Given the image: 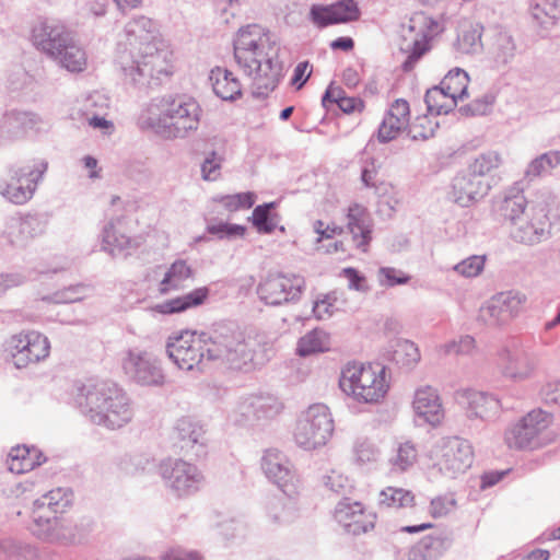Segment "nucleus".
Wrapping results in <instances>:
<instances>
[{"label": "nucleus", "mask_w": 560, "mask_h": 560, "mask_svg": "<svg viewBox=\"0 0 560 560\" xmlns=\"http://www.w3.org/2000/svg\"><path fill=\"white\" fill-rule=\"evenodd\" d=\"M261 469L266 477L288 497L298 494L300 480L288 457L276 448H269L261 458Z\"/></svg>", "instance_id": "nucleus-19"}, {"label": "nucleus", "mask_w": 560, "mask_h": 560, "mask_svg": "<svg viewBox=\"0 0 560 560\" xmlns=\"http://www.w3.org/2000/svg\"><path fill=\"white\" fill-rule=\"evenodd\" d=\"M255 195L253 192H240L235 195L221 196L218 201L230 212L241 209H249L255 203Z\"/></svg>", "instance_id": "nucleus-56"}, {"label": "nucleus", "mask_w": 560, "mask_h": 560, "mask_svg": "<svg viewBox=\"0 0 560 560\" xmlns=\"http://www.w3.org/2000/svg\"><path fill=\"white\" fill-rule=\"evenodd\" d=\"M429 47L427 42L416 39L412 43V47L410 54L407 59L402 63V70L405 72H409L415 68V65L420 60V58L428 51Z\"/></svg>", "instance_id": "nucleus-64"}, {"label": "nucleus", "mask_w": 560, "mask_h": 560, "mask_svg": "<svg viewBox=\"0 0 560 560\" xmlns=\"http://www.w3.org/2000/svg\"><path fill=\"white\" fill-rule=\"evenodd\" d=\"M485 261V256L472 255L456 264L454 270L466 278L477 277L483 270Z\"/></svg>", "instance_id": "nucleus-59"}, {"label": "nucleus", "mask_w": 560, "mask_h": 560, "mask_svg": "<svg viewBox=\"0 0 560 560\" xmlns=\"http://www.w3.org/2000/svg\"><path fill=\"white\" fill-rule=\"evenodd\" d=\"M335 518L348 534L360 535L374 527V516L366 515L361 502L345 498L335 509Z\"/></svg>", "instance_id": "nucleus-26"}, {"label": "nucleus", "mask_w": 560, "mask_h": 560, "mask_svg": "<svg viewBox=\"0 0 560 560\" xmlns=\"http://www.w3.org/2000/svg\"><path fill=\"white\" fill-rule=\"evenodd\" d=\"M455 399L466 409L470 419L489 420L494 418L501 409L500 400L497 397L470 388L457 390Z\"/></svg>", "instance_id": "nucleus-24"}, {"label": "nucleus", "mask_w": 560, "mask_h": 560, "mask_svg": "<svg viewBox=\"0 0 560 560\" xmlns=\"http://www.w3.org/2000/svg\"><path fill=\"white\" fill-rule=\"evenodd\" d=\"M348 230L358 248L366 252L371 241V219L368 210L358 203L351 205L348 209Z\"/></svg>", "instance_id": "nucleus-32"}, {"label": "nucleus", "mask_w": 560, "mask_h": 560, "mask_svg": "<svg viewBox=\"0 0 560 560\" xmlns=\"http://www.w3.org/2000/svg\"><path fill=\"white\" fill-rule=\"evenodd\" d=\"M448 548V541L441 536H425L408 552L409 560H436Z\"/></svg>", "instance_id": "nucleus-37"}, {"label": "nucleus", "mask_w": 560, "mask_h": 560, "mask_svg": "<svg viewBox=\"0 0 560 560\" xmlns=\"http://www.w3.org/2000/svg\"><path fill=\"white\" fill-rule=\"evenodd\" d=\"M413 502V493L402 488L387 487L378 495L381 509H405L412 506Z\"/></svg>", "instance_id": "nucleus-46"}, {"label": "nucleus", "mask_w": 560, "mask_h": 560, "mask_svg": "<svg viewBox=\"0 0 560 560\" xmlns=\"http://www.w3.org/2000/svg\"><path fill=\"white\" fill-rule=\"evenodd\" d=\"M482 30L480 24L463 26L455 44L456 50L464 55H475L482 48L485 49V44L481 40Z\"/></svg>", "instance_id": "nucleus-41"}, {"label": "nucleus", "mask_w": 560, "mask_h": 560, "mask_svg": "<svg viewBox=\"0 0 560 560\" xmlns=\"http://www.w3.org/2000/svg\"><path fill=\"white\" fill-rule=\"evenodd\" d=\"M527 298L516 290L495 293L479 310V319L490 327H504L524 311Z\"/></svg>", "instance_id": "nucleus-13"}, {"label": "nucleus", "mask_w": 560, "mask_h": 560, "mask_svg": "<svg viewBox=\"0 0 560 560\" xmlns=\"http://www.w3.org/2000/svg\"><path fill=\"white\" fill-rule=\"evenodd\" d=\"M334 432V420L329 408L315 404L299 419L295 430V443L303 450L312 451L326 445Z\"/></svg>", "instance_id": "nucleus-10"}, {"label": "nucleus", "mask_w": 560, "mask_h": 560, "mask_svg": "<svg viewBox=\"0 0 560 560\" xmlns=\"http://www.w3.org/2000/svg\"><path fill=\"white\" fill-rule=\"evenodd\" d=\"M406 125V122L399 118H396L395 115L393 117V115L386 113L377 132L380 142L386 143L395 139Z\"/></svg>", "instance_id": "nucleus-54"}, {"label": "nucleus", "mask_w": 560, "mask_h": 560, "mask_svg": "<svg viewBox=\"0 0 560 560\" xmlns=\"http://www.w3.org/2000/svg\"><path fill=\"white\" fill-rule=\"evenodd\" d=\"M276 208V202H267L257 206L252 213V223L259 233H272L279 222V215L272 210Z\"/></svg>", "instance_id": "nucleus-48"}, {"label": "nucleus", "mask_w": 560, "mask_h": 560, "mask_svg": "<svg viewBox=\"0 0 560 560\" xmlns=\"http://www.w3.org/2000/svg\"><path fill=\"white\" fill-rule=\"evenodd\" d=\"M160 475L176 497H190L202 489L206 482L203 472L184 459L167 458L160 464Z\"/></svg>", "instance_id": "nucleus-11"}, {"label": "nucleus", "mask_w": 560, "mask_h": 560, "mask_svg": "<svg viewBox=\"0 0 560 560\" xmlns=\"http://www.w3.org/2000/svg\"><path fill=\"white\" fill-rule=\"evenodd\" d=\"M530 13L542 28L548 30L560 20V0H532Z\"/></svg>", "instance_id": "nucleus-40"}, {"label": "nucleus", "mask_w": 560, "mask_h": 560, "mask_svg": "<svg viewBox=\"0 0 560 560\" xmlns=\"http://www.w3.org/2000/svg\"><path fill=\"white\" fill-rule=\"evenodd\" d=\"M474 460L472 447L468 441L457 436L443 440L436 465L444 475L455 478L470 468Z\"/></svg>", "instance_id": "nucleus-18"}, {"label": "nucleus", "mask_w": 560, "mask_h": 560, "mask_svg": "<svg viewBox=\"0 0 560 560\" xmlns=\"http://www.w3.org/2000/svg\"><path fill=\"white\" fill-rule=\"evenodd\" d=\"M173 440L186 456L202 458L207 455L206 430L198 420L191 417H182L175 422Z\"/></svg>", "instance_id": "nucleus-20"}, {"label": "nucleus", "mask_w": 560, "mask_h": 560, "mask_svg": "<svg viewBox=\"0 0 560 560\" xmlns=\"http://www.w3.org/2000/svg\"><path fill=\"white\" fill-rule=\"evenodd\" d=\"M202 109L199 103L186 94H167L152 98L141 113L138 125L152 130L166 140L185 139L196 131Z\"/></svg>", "instance_id": "nucleus-4"}, {"label": "nucleus", "mask_w": 560, "mask_h": 560, "mask_svg": "<svg viewBox=\"0 0 560 560\" xmlns=\"http://www.w3.org/2000/svg\"><path fill=\"white\" fill-rule=\"evenodd\" d=\"M551 422L550 415L541 409L532 410L505 433L510 448H536L544 444L542 435Z\"/></svg>", "instance_id": "nucleus-15"}, {"label": "nucleus", "mask_w": 560, "mask_h": 560, "mask_svg": "<svg viewBox=\"0 0 560 560\" xmlns=\"http://www.w3.org/2000/svg\"><path fill=\"white\" fill-rule=\"evenodd\" d=\"M238 408L247 421H260L277 417L282 410V404L273 396L259 395L245 398Z\"/></svg>", "instance_id": "nucleus-30"}, {"label": "nucleus", "mask_w": 560, "mask_h": 560, "mask_svg": "<svg viewBox=\"0 0 560 560\" xmlns=\"http://www.w3.org/2000/svg\"><path fill=\"white\" fill-rule=\"evenodd\" d=\"M418 457V451L411 442L399 444L396 454L390 458L394 471H406L413 466Z\"/></svg>", "instance_id": "nucleus-50"}, {"label": "nucleus", "mask_w": 560, "mask_h": 560, "mask_svg": "<svg viewBox=\"0 0 560 560\" xmlns=\"http://www.w3.org/2000/svg\"><path fill=\"white\" fill-rule=\"evenodd\" d=\"M48 162L31 159L16 162L8 167V178H0V194L14 205H24L35 195L44 180Z\"/></svg>", "instance_id": "nucleus-8"}, {"label": "nucleus", "mask_w": 560, "mask_h": 560, "mask_svg": "<svg viewBox=\"0 0 560 560\" xmlns=\"http://www.w3.org/2000/svg\"><path fill=\"white\" fill-rule=\"evenodd\" d=\"M360 9L354 0H339L332 4H313L310 9L311 22L319 28L355 21Z\"/></svg>", "instance_id": "nucleus-22"}, {"label": "nucleus", "mask_w": 560, "mask_h": 560, "mask_svg": "<svg viewBox=\"0 0 560 560\" xmlns=\"http://www.w3.org/2000/svg\"><path fill=\"white\" fill-rule=\"evenodd\" d=\"M0 553L14 560H36L38 558L37 549L34 546L12 538L0 540Z\"/></svg>", "instance_id": "nucleus-49"}, {"label": "nucleus", "mask_w": 560, "mask_h": 560, "mask_svg": "<svg viewBox=\"0 0 560 560\" xmlns=\"http://www.w3.org/2000/svg\"><path fill=\"white\" fill-rule=\"evenodd\" d=\"M72 520L54 515L43 523L31 525L34 536L46 542L74 544L75 535L71 532Z\"/></svg>", "instance_id": "nucleus-28"}, {"label": "nucleus", "mask_w": 560, "mask_h": 560, "mask_svg": "<svg viewBox=\"0 0 560 560\" xmlns=\"http://www.w3.org/2000/svg\"><path fill=\"white\" fill-rule=\"evenodd\" d=\"M427 109L431 115H446L456 107V102L440 85L429 89L424 95Z\"/></svg>", "instance_id": "nucleus-44"}, {"label": "nucleus", "mask_w": 560, "mask_h": 560, "mask_svg": "<svg viewBox=\"0 0 560 560\" xmlns=\"http://www.w3.org/2000/svg\"><path fill=\"white\" fill-rule=\"evenodd\" d=\"M558 219L556 200L544 195L535 200L527 212L511 228V237L516 243L535 246L551 237V230Z\"/></svg>", "instance_id": "nucleus-7"}, {"label": "nucleus", "mask_w": 560, "mask_h": 560, "mask_svg": "<svg viewBox=\"0 0 560 560\" xmlns=\"http://www.w3.org/2000/svg\"><path fill=\"white\" fill-rule=\"evenodd\" d=\"M338 301V292L331 291L327 294L318 296L313 303V314L319 320L330 318L338 310L336 303Z\"/></svg>", "instance_id": "nucleus-52"}, {"label": "nucleus", "mask_w": 560, "mask_h": 560, "mask_svg": "<svg viewBox=\"0 0 560 560\" xmlns=\"http://www.w3.org/2000/svg\"><path fill=\"white\" fill-rule=\"evenodd\" d=\"M46 221L39 214H25L12 218L8 228V237L12 245L24 246L34 237L44 233Z\"/></svg>", "instance_id": "nucleus-29"}, {"label": "nucleus", "mask_w": 560, "mask_h": 560, "mask_svg": "<svg viewBox=\"0 0 560 560\" xmlns=\"http://www.w3.org/2000/svg\"><path fill=\"white\" fill-rule=\"evenodd\" d=\"M559 165L560 151L550 150L529 162L525 170L524 178L532 182L537 177L549 175L551 171L557 168Z\"/></svg>", "instance_id": "nucleus-43"}, {"label": "nucleus", "mask_w": 560, "mask_h": 560, "mask_svg": "<svg viewBox=\"0 0 560 560\" xmlns=\"http://www.w3.org/2000/svg\"><path fill=\"white\" fill-rule=\"evenodd\" d=\"M34 46L70 72H82L88 57L75 33L63 22L46 19L33 27Z\"/></svg>", "instance_id": "nucleus-6"}, {"label": "nucleus", "mask_w": 560, "mask_h": 560, "mask_svg": "<svg viewBox=\"0 0 560 560\" xmlns=\"http://www.w3.org/2000/svg\"><path fill=\"white\" fill-rule=\"evenodd\" d=\"M72 502L73 492L70 488L59 487L44 493L33 502L32 525H37L54 515L65 513Z\"/></svg>", "instance_id": "nucleus-23"}, {"label": "nucleus", "mask_w": 560, "mask_h": 560, "mask_svg": "<svg viewBox=\"0 0 560 560\" xmlns=\"http://www.w3.org/2000/svg\"><path fill=\"white\" fill-rule=\"evenodd\" d=\"M468 73L460 68H454L447 72L439 85L457 103L468 96Z\"/></svg>", "instance_id": "nucleus-42"}, {"label": "nucleus", "mask_w": 560, "mask_h": 560, "mask_svg": "<svg viewBox=\"0 0 560 560\" xmlns=\"http://www.w3.org/2000/svg\"><path fill=\"white\" fill-rule=\"evenodd\" d=\"M329 348V335L323 329L315 328L299 339L295 351L298 355L306 358L315 353L328 351Z\"/></svg>", "instance_id": "nucleus-39"}, {"label": "nucleus", "mask_w": 560, "mask_h": 560, "mask_svg": "<svg viewBox=\"0 0 560 560\" xmlns=\"http://www.w3.org/2000/svg\"><path fill=\"white\" fill-rule=\"evenodd\" d=\"M122 369L137 384L160 386L164 383V373L160 361L147 351L128 350L122 359Z\"/></svg>", "instance_id": "nucleus-17"}, {"label": "nucleus", "mask_w": 560, "mask_h": 560, "mask_svg": "<svg viewBox=\"0 0 560 560\" xmlns=\"http://www.w3.org/2000/svg\"><path fill=\"white\" fill-rule=\"evenodd\" d=\"M33 125L32 115L20 110L5 112L0 122L3 133L9 137H19L25 132L27 127Z\"/></svg>", "instance_id": "nucleus-47"}, {"label": "nucleus", "mask_w": 560, "mask_h": 560, "mask_svg": "<svg viewBox=\"0 0 560 560\" xmlns=\"http://www.w3.org/2000/svg\"><path fill=\"white\" fill-rule=\"evenodd\" d=\"M490 188L486 179L478 178L474 173L465 170L453 178L450 195L457 205L468 207L483 198Z\"/></svg>", "instance_id": "nucleus-25"}, {"label": "nucleus", "mask_w": 560, "mask_h": 560, "mask_svg": "<svg viewBox=\"0 0 560 560\" xmlns=\"http://www.w3.org/2000/svg\"><path fill=\"white\" fill-rule=\"evenodd\" d=\"M210 290L207 287H200L180 296L167 300L159 305L156 310L162 314L182 313L189 308L200 306L209 298Z\"/></svg>", "instance_id": "nucleus-36"}, {"label": "nucleus", "mask_w": 560, "mask_h": 560, "mask_svg": "<svg viewBox=\"0 0 560 560\" xmlns=\"http://www.w3.org/2000/svg\"><path fill=\"white\" fill-rule=\"evenodd\" d=\"M223 158L215 151L207 153L200 165L201 177L207 182H214L221 176Z\"/></svg>", "instance_id": "nucleus-55"}, {"label": "nucleus", "mask_w": 560, "mask_h": 560, "mask_svg": "<svg viewBox=\"0 0 560 560\" xmlns=\"http://www.w3.org/2000/svg\"><path fill=\"white\" fill-rule=\"evenodd\" d=\"M446 354H470L475 349V339L471 336H462L458 340H453L444 345Z\"/></svg>", "instance_id": "nucleus-62"}, {"label": "nucleus", "mask_w": 560, "mask_h": 560, "mask_svg": "<svg viewBox=\"0 0 560 560\" xmlns=\"http://www.w3.org/2000/svg\"><path fill=\"white\" fill-rule=\"evenodd\" d=\"M124 31L127 42L118 52L117 63L125 80L143 91L160 86L172 75L173 66L168 52L155 46L154 22L140 15L129 21Z\"/></svg>", "instance_id": "nucleus-2"}, {"label": "nucleus", "mask_w": 560, "mask_h": 560, "mask_svg": "<svg viewBox=\"0 0 560 560\" xmlns=\"http://www.w3.org/2000/svg\"><path fill=\"white\" fill-rule=\"evenodd\" d=\"M530 205L532 200L527 201L524 196L523 182H516L506 188L494 202L495 210L512 225L527 212Z\"/></svg>", "instance_id": "nucleus-27"}, {"label": "nucleus", "mask_w": 560, "mask_h": 560, "mask_svg": "<svg viewBox=\"0 0 560 560\" xmlns=\"http://www.w3.org/2000/svg\"><path fill=\"white\" fill-rule=\"evenodd\" d=\"M436 128L438 125L431 126V121L427 117H423L419 119V122L410 126L408 130V136L413 141H424L434 137Z\"/></svg>", "instance_id": "nucleus-61"}, {"label": "nucleus", "mask_w": 560, "mask_h": 560, "mask_svg": "<svg viewBox=\"0 0 560 560\" xmlns=\"http://www.w3.org/2000/svg\"><path fill=\"white\" fill-rule=\"evenodd\" d=\"M538 365L537 355L516 340L510 341L498 352V366L505 377L528 378Z\"/></svg>", "instance_id": "nucleus-16"}, {"label": "nucleus", "mask_w": 560, "mask_h": 560, "mask_svg": "<svg viewBox=\"0 0 560 560\" xmlns=\"http://www.w3.org/2000/svg\"><path fill=\"white\" fill-rule=\"evenodd\" d=\"M380 276L384 278V280H381V284L387 287L406 284L410 280L408 275L393 267H382Z\"/></svg>", "instance_id": "nucleus-63"}, {"label": "nucleus", "mask_w": 560, "mask_h": 560, "mask_svg": "<svg viewBox=\"0 0 560 560\" xmlns=\"http://www.w3.org/2000/svg\"><path fill=\"white\" fill-rule=\"evenodd\" d=\"M207 231L221 240H235L245 235L246 228L240 224L220 222L218 224L208 225Z\"/></svg>", "instance_id": "nucleus-58"}, {"label": "nucleus", "mask_w": 560, "mask_h": 560, "mask_svg": "<svg viewBox=\"0 0 560 560\" xmlns=\"http://www.w3.org/2000/svg\"><path fill=\"white\" fill-rule=\"evenodd\" d=\"M75 402L94 424L116 430L133 418L127 393L112 381H88L78 387Z\"/></svg>", "instance_id": "nucleus-5"}, {"label": "nucleus", "mask_w": 560, "mask_h": 560, "mask_svg": "<svg viewBox=\"0 0 560 560\" xmlns=\"http://www.w3.org/2000/svg\"><path fill=\"white\" fill-rule=\"evenodd\" d=\"M165 349L174 364L185 371H202L206 361H220L232 370L250 372L264 366L275 353L265 332L247 335L233 324H220L210 332H173Z\"/></svg>", "instance_id": "nucleus-1"}, {"label": "nucleus", "mask_w": 560, "mask_h": 560, "mask_svg": "<svg viewBox=\"0 0 560 560\" xmlns=\"http://www.w3.org/2000/svg\"><path fill=\"white\" fill-rule=\"evenodd\" d=\"M46 460L43 453L36 447H27L26 445H18L12 447L7 465L8 469L13 474H24L33 470Z\"/></svg>", "instance_id": "nucleus-33"}, {"label": "nucleus", "mask_w": 560, "mask_h": 560, "mask_svg": "<svg viewBox=\"0 0 560 560\" xmlns=\"http://www.w3.org/2000/svg\"><path fill=\"white\" fill-rule=\"evenodd\" d=\"M412 405L416 415L431 425L439 424L443 419L444 411L440 397L436 389L431 386L417 389Z\"/></svg>", "instance_id": "nucleus-31"}, {"label": "nucleus", "mask_w": 560, "mask_h": 560, "mask_svg": "<svg viewBox=\"0 0 560 560\" xmlns=\"http://www.w3.org/2000/svg\"><path fill=\"white\" fill-rule=\"evenodd\" d=\"M293 497H272L266 505V515L273 526H284L293 523L298 516V509L292 501Z\"/></svg>", "instance_id": "nucleus-35"}, {"label": "nucleus", "mask_w": 560, "mask_h": 560, "mask_svg": "<svg viewBox=\"0 0 560 560\" xmlns=\"http://www.w3.org/2000/svg\"><path fill=\"white\" fill-rule=\"evenodd\" d=\"M88 290V285L82 283L69 285L68 288L54 292L51 295L45 298V300L54 303H74L83 300Z\"/></svg>", "instance_id": "nucleus-53"}, {"label": "nucleus", "mask_w": 560, "mask_h": 560, "mask_svg": "<svg viewBox=\"0 0 560 560\" xmlns=\"http://www.w3.org/2000/svg\"><path fill=\"white\" fill-rule=\"evenodd\" d=\"M518 50L516 39L506 30L497 26L486 35L485 51L493 69H508L516 59Z\"/></svg>", "instance_id": "nucleus-21"}, {"label": "nucleus", "mask_w": 560, "mask_h": 560, "mask_svg": "<svg viewBox=\"0 0 560 560\" xmlns=\"http://www.w3.org/2000/svg\"><path fill=\"white\" fill-rule=\"evenodd\" d=\"M234 59L244 74L253 80V96L264 98L283 77V63L279 59V46L271 42L268 32L258 24L238 30L234 40Z\"/></svg>", "instance_id": "nucleus-3"}, {"label": "nucleus", "mask_w": 560, "mask_h": 560, "mask_svg": "<svg viewBox=\"0 0 560 560\" xmlns=\"http://www.w3.org/2000/svg\"><path fill=\"white\" fill-rule=\"evenodd\" d=\"M192 277L191 266L185 259H176L165 271L160 282V292L167 293L171 290H178L186 280Z\"/></svg>", "instance_id": "nucleus-38"}, {"label": "nucleus", "mask_w": 560, "mask_h": 560, "mask_svg": "<svg viewBox=\"0 0 560 560\" xmlns=\"http://www.w3.org/2000/svg\"><path fill=\"white\" fill-rule=\"evenodd\" d=\"M339 387L359 402H376L388 389L385 368L374 370L371 365L348 364L341 372Z\"/></svg>", "instance_id": "nucleus-9"}, {"label": "nucleus", "mask_w": 560, "mask_h": 560, "mask_svg": "<svg viewBox=\"0 0 560 560\" xmlns=\"http://www.w3.org/2000/svg\"><path fill=\"white\" fill-rule=\"evenodd\" d=\"M209 80L214 94L223 101H234L242 95V84L228 69L217 67L211 70Z\"/></svg>", "instance_id": "nucleus-34"}, {"label": "nucleus", "mask_w": 560, "mask_h": 560, "mask_svg": "<svg viewBox=\"0 0 560 560\" xmlns=\"http://www.w3.org/2000/svg\"><path fill=\"white\" fill-rule=\"evenodd\" d=\"M501 164L500 155L494 151H489L479 154L467 167V171L474 173L478 178L485 176L492 170L498 168Z\"/></svg>", "instance_id": "nucleus-51"}, {"label": "nucleus", "mask_w": 560, "mask_h": 560, "mask_svg": "<svg viewBox=\"0 0 560 560\" xmlns=\"http://www.w3.org/2000/svg\"><path fill=\"white\" fill-rule=\"evenodd\" d=\"M305 290V279L300 275H268L257 287L259 299L266 304L278 306L300 300Z\"/></svg>", "instance_id": "nucleus-14"}, {"label": "nucleus", "mask_w": 560, "mask_h": 560, "mask_svg": "<svg viewBox=\"0 0 560 560\" xmlns=\"http://www.w3.org/2000/svg\"><path fill=\"white\" fill-rule=\"evenodd\" d=\"M322 480L325 488L336 494H343L347 489L352 487L348 477L336 470H330L324 475Z\"/></svg>", "instance_id": "nucleus-60"}, {"label": "nucleus", "mask_w": 560, "mask_h": 560, "mask_svg": "<svg viewBox=\"0 0 560 560\" xmlns=\"http://www.w3.org/2000/svg\"><path fill=\"white\" fill-rule=\"evenodd\" d=\"M131 246V238L120 233L113 221L108 222L102 233V249L116 257Z\"/></svg>", "instance_id": "nucleus-45"}, {"label": "nucleus", "mask_w": 560, "mask_h": 560, "mask_svg": "<svg viewBox=\"0 0 560 560\" xmlns=\"http://www.w3.org/2000/svg\"><path fill=\"white\" fill-rule=\"evenodd\" d=\"M394 359L404 365H411L420 360V352L412 341L400 340L394 351Z\"/></svg>", "instance_id": "nucleus-57"}, {"label": "nucleus", "mask_w": 560, "mask_h": 560, "mask_svg": "<svg viewBox=\"0 0 560 560\" xmlns=\"http://www.w3.org/2000/svg\"><path fill=\"white\" fill-rule=\"evenodd\" d=\"M7 358L16 369L36 364L49 355L50 343L43 334L28 330L11 336L4 345Z\"/></svg>", "instance_id": "nucleus-12"}]
</instances>
